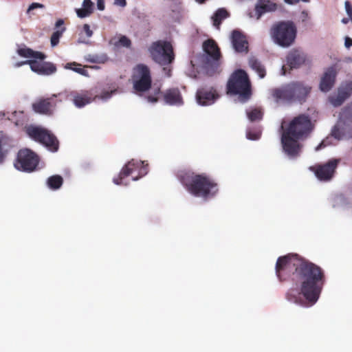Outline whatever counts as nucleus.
Here are the masks:
<instances>
[{
    "label": "nucleus",
    "mask_w": 352,
    "mask_h": 352,
    "mask_svg": "<svg viewBox=\"0 0 352 352\" xmlns=\"http://www.w3.org/2000/svg\"><path fill=\"white\" fill-rule=\"evenodd\" d=\"M275 270L280 281L300 283V294L310 305L318 301L325 283V275L320 267L296 254H288L278 258Z\"/></svg>",
    "instance_id": "f257e3e1"
},
{
    "label": "nucleus",
    "mask_w": 352,
    "mask_h": 352,
    "mask_svg": "<svg viewBox=\"0 0 352 352\" xmlns=\"http://www.w3.org/2000/svg\"><path fill=\"white\" fill-rule=\"evenodd\" d=\"M283 133L281 144L283 151L289 157H297L301 148L299 140L306 139L314 129L311 118L308 115L300 114L294 117L284 127L281 126Z\"/></svg>",
    "instance_id": "f03ea898"
},
{
    "label": "nucleus",
    "mask_w": 352,
    "mask_h": 352,
    "mask_svg": "<svg viewBox=\"0 0 352 352\" xmlns=\"http://www.w3.org/2000/svg\"><path fill=\"white\" fill-rule=\"evenodd\" d=\"M177 177L187 191L195 197L207 199L214 197L219 191L217 184L205 173L182 170L177 173Z\"/></svg>",
    "instance_id": "7ed1b4c3"
},
{
    "label": "nucleus",
    "mask_w": 352,
    "mask_h": 352,
    "mask_svg": "<svg viewBox=\"0 0 352 352\" xmlns=\"http://www.w3.org/2000/svg\"><path fill=\"white\" fill-rule=\"evenodd\" d=\"M311 89V86L303 81H292L273 89L272 96L276 101L302 104L306 102Z\"/></svg>",
    "instance_id": "20e7f679"
},
{
    "label": "nucleus",
    "mask_w": 352,
    "mask_h": 352,
    "mask_svg": "<svg viewBox=\"0 0 352 352\" xmlns=\"http://www.w3.org/2000/svg\"><path fill=\"white\" fill-rule=\"evenodd\" d=\"M227 92L230 95L238 96L240 102H245L252 96V87L247 73L243 69L235 71L227 83Z\"/></svg>",
    "instance_id": "39448f33"
},
{
    "label": "nucleus",
    "mask_w": 352,
    "mask_h": 352,
    "mask_svg": "<svg viewBox=\"0 0 352 352\" xmlns=\"http://www.w3.org/2000/svg\"><path fill=\"white\" fill-rule=\"evenodd\" d=\"M296 27L292 21H279L274 23L270 30L273 41L283 47L293 44L296 36Z\"/></svg>",
    "instance_id": "423d86ee"
},
{
    "label": "nucleus",
    "mask_w": 352,
    "mask_h": 352,
    "mask_svg": "<svg viewBox=\"0 0 352 352\" xmlns=\"http://www.w3.org/2000/svg\"><path fill=\"white\" fill-rule=\"evenodd\" d=\"M24 131L29 138L35 142L43 144L52 152H56L58 150V140L47 129L40 126L29 124L25 126Z\"/></svg>",
    "instance_id": "0eeeda50"
},
{
    "label": "nucleus",
    "mask_w": 352,
    "mask_h": 352,
    "mask_svg": "<svg viewBox=\"0 0 352 352\" xmlns=\"http://www.w3.org/2000/svg\"><path fill=\"white\" fill-rule=\"evenodd\" d=\"M202 47L205 53L202 58L204 67L208 74L212 76L220 65L221 58L220 49L215 41L211 38L205 41Z\"/></svg>",
    "instance_id": "6e6552de"
},
{
    "label": "nucleus",
    "mask_w": 352,
    "mask_h": 352,
    "mask_svg": "<svg viewBox=\"0 0 352 352\" xmlns=\"http://www.w3.org/2000/svg\"><path fill=\"white\" fill-rule=\"evenodd\" d=\"M148 50L153 60L161 65L170 64L175 59L173 47L169 41L153 42Z\"/></svg>",
    "instance_id": "1a4fd4ad"
},
{
    "label": "nucleus",
    "mask_w": 352,
    "mask_h": 352,
    "mask_svg": "<svg viewBox=\"0 0 352 352\" xmlns=\"http://www.w3.org/2000/svg\"><path fill=\"white\" fill-rule=\"evenodd\" d=\"M148 172V164H144L143 161L131 160L122 168L118 177L113 179V182L117 185L123 184V180L131 175L133 180L145 175Z\"/></svg>",
    "instance_id": "9d476101"
},
{
    "label": "nucleus",
    "mask_w": 352,
    "mask_h": 352,
    "mask_svg": "<svg viewBox=\"0 0 352 352\" xmlns=\"http://www.w3.org/2000/svg\"><path fill=\"white\" fill-rule=\"evenodd\" d=\"M133 87L137 93H144L151 88L152 78L148 67L138 64L133 68Z\"/></svg>",
    "instance_id": "9b49d317"
},
{
    "label": "nucleus",
    "mask_w": 352,
    "mask_h": 352,
    "mask_svg": "<svg viewBox=\"0 0 352 352\" xmlns=\"http://www.w3.org/2000/svg\"><path fill=\"white\" fill-rule=\"evenodd\" d=\"M340 159L332 158L327 162L316 164L309 169L314 173L317 179L321 182H329L335 175Z\"/></svg>",
    "instance_id": "f8f14e48"
},
{
    "label": "nucleus",
    "mask_w": 352,
    "mask_h": 352,
    "mask_svg": "<svg viewBox=\"0 0 352 352\" xmlns=\"http://www.w3.org/2000/svg\"><path fill=\"white\" fill-rule=\"evenodd\" d=\"M38 155L29 148L21 149L17 154L15 167L21 170L33 171L38 164Z\"/></svg>",
    "instance_id": "ddd939ff"
},
{
    "label": "nucleus",
    "mask_w": 352,
    "mask_h": 352,
    "mask_svg": "<svg viewBox=\"0 0 352 352\" xmlns=\"http://www.w3.org/2000/svg\"><path fill=\"white\" fill-rule=\"evenodd\" d=\"M60 96V94L58 95L54 94L49 98L38 99L32 104V109L36 113L50 116L53 113L56 105L54 98Z\"/></svg>",
    "instance_id": "4468645a"
},
{
    "label": "nucleus",
    "mask_w": 352,
    "mask_h": 352,
    "mask_svg": "<svg viewBox=\"0 0 352 352\" xmlns=\"http://www.w3.org/2000/svg\"><path fill=\"white\" fill-rule=\"evenodd\" d=\"M219 97L213 87H200L196 92V100L199 104L207 106L213 104Z\"/></svg>",
    "instance_id": "2eb2a0df"
},
{
    "label": "nucleus",
    "mask_w": 352,
    "mask_h": 352,
    "mask_svg": "<svg viewBox=\"0 0 352 352\" xmlns=\"http://www.w3.org/2000/svg\"><path fill=\"white\" fill-rule=\"evenodd\" d=\"M286 60L287 65L291 69H296L305 63L307 56L302 51L298 49H292L288 53Z\"/></svg>",
    "instance_id": "dca6fc26"
},
{
    "label": "nucleus",
    "mask_w": 352,
    "mask_h": 352,
    "mask_svg": "<svg viewBox=\"0 0 352 352\" xmlns=\"http://www.w3.org/2000/svg\"><path fill=\"white\" fill-rule=\"evenodd\" d=\"M231 42L236 52L247 53L248 52V42L246 36L241 31L234 30L232 32Z\"/></svg>",
    "instance_id": "f3484780"
},
{
    "label": "nucleus",
    "mask_w": 352,
    "mask_h": 352,
    "mask_svg": "<svg viewBox=\"0 0 352 352\" xmlns=\"http://www.w3.org/2000/svg\"><path fill=\"white\" fill-rule=\"evenodd\" d=\"M31 69L34 72L43 76H49L56 72V65L50 62H43L37 60H33L31 63Z\"/></svg>",
    "instance_id": "a211bd4d"
},
{
    "label": "nucleus",
    "mask_w": 352,
    "mask_h": 352,
    "mask_svg": "<svg viewBox=\"0 0 352 352\" xmlns=\"http://www.w3.org/2000/svg\"><path fill=\"white\" fill-rule=\"evenodd\" d=\"M336 78V72L333 67L328 68L320 82V89L323 92H327L333 87Z\"/></svg>",
    "instance_id": "6ab92c4d"
},
{
    "label": "nucleus",
    "mask_w": 352,
    "mask_h": 352,
    "mask_svg": "<svg viewBox=\"0 0 352 352\" xmlns=\"http://www.w3.org/2000/svg\"><path fill=\"white\" fill-rule=\"evenodd\" d=\"M163 99L169 105L180 106L184 104L183 98L178 88L167 89L163 94Z\"/></svg>",
    "instance_id": "aec40b11"
},
{
    "label": "nucleus",
    "mask_w": 352,
    "mask_h": 352,
    "mask_svg": "<svg viewBox=\"0 0 352 352\" xmlns=\"http://www.w3.org/2000/svg\"><path fill=\"white\" fill-rule=\"evenodd\" d=\"M12 142L11 137L0 131V164L4 163L10 149L12 147Z\"/></svg>",
    "instance_id": "412c9836"
},
{
    "label": "nucleus",
    "mask_w": 352,
    "mask_h": 352,
    "mask_svg": "<svg viewBox=\"0 0 352 352\" xmlns=\"http://www.w3.org/2000/svg\"><path fill=\"white\" fill-rule=\"evenodd\" d=\"M16 52L21 57L33 58V60H43L46 58V55L43 52L34 51L25 45L19 47Z\"/></svg>",
    "instance_id": "4be33fe9"
},
{
    "label": "nucleus",
    "mask_w": 352,
    "mask_h": 352,
    "mask_svg": "<svg viewBox=\"0 0 352 352\" xmlns=\"http://www.w3.org/2000/svg\"><path fill=\"white\" fill-rule=\"evenodd\" d=\"M276 10V5L270 0H258L255 6V12L257 14V19L265 12H272Z\"/></svg>",
    "instance_id": "5701e85b"
},
{
    "label": "nucleus",
    "mask_w": 352,
    "mask_h": 352,
    "mask_svg": "<svg viewBox=\"0 0 352 352\" xmlns=\"http://www.w3.org/2000/svg\"><path fill=\"white\" fill-rule=\"evenodd\" d=\"M230 15V13L226 8H221L217 9L211 17L213 25L217 30H220L222 21L228 18Z\"/></svg>",
    "instance_id": "b1692460"
},
{
    "label": "nucleus",
    "mask_w": 352,
    "mask_h": 352,
    "mask_svg": "<svg viewBox=\"0 0 352 352\" xmlns=\"http://www.w3.org/2000/svg\"><path fill=\"white\" fill-rule=\"evenodd\" d=\"M248 63L250 67L258 74L261 78H263L265 76L266 71L265 67L255 56L250 57Z\"/></svg>",
    "instance_id": "393cba45"
},
{
    "label": "nucleus",
    "mask_w": 352,
    "mask_h": 352,
    "mask_svg": "<svg viewBox=\"0 0 352 352\" xmlns=\"http://www.w3.org/2000/svg\"><path fill=\"white\" fill-rule=\"evenodd\" d=\"M73 102L77 107L81 108L90 103L91 102V98L89 96L87 93L75 94L74 95Z\"/></svg>",
    "instance_id": "a878e982"
},
{
    "label": "nucleus",
    "mask_w": 352,
    "mask_h": 352,
    "mask_svg": "<svg viewBox=\"0 0 352 352\" xmlns=\"http://www.w3.org/2000/svg\"><path fill=\"white\" fill-rule=\"evenodd\" d=\"M63 184V179L60 175H54L47 180V186L52 190L59 189Z\"/></svg>",
    "instance_id": "bb28decb"
},
{
    "label": "nucleus",
    "mask_w": 352,
    "mask_h": 352,
    "mask_svg": "<svg viewBox=\"0 0 352 352\" xmlns=\"http://www.w3.org/2000/svg\"><path fill=\"white\" fill-rule=\"evenodd\" d=\"M338 94L344 100L349 98L352 94V81H350L346 83L344 86L339 87L338 89Z\"/></svg>",
    "instance_id": "cd10ccee"
},
{
    "label": "nucleus",
    "mask_w": 352,
    "mask_h": 352,
    "mask_svg": "<svg viewBox=\"0 0 352 352\" xmlns=\"http://www.w3.org/2000/svg\"><path fill=\"white\" fill-rule=\"evenodd\" d=\"M80 66V64L76 62H73L67 63L65 66V68L67 69H72L82 76H89L88 72L85 68L79 67Z\"/></svg>",
    "instance_id": "c85d7f7f"
},
{
    "label": "nucleus",
    "mask_w": 352,
    "mask_h": 352,
    "mask_svg": "<svg viewBox=\"0 0 352 352\" xmlns=\"http://www.w3.org/2000/svg\"><path fill=\"white\" fill-rule=\"evenodd\" d=\"M248 119L251 122L258 121L262 119L263 112L261 109L255 108L247 112Z\"/></svg>",
    "instance_id": "c756f323"
},
{
    "label": "nucleus",
    "mask_w": 352,
    "mask_h": 352,
    "mask_svg": "<svg viewBox=\"0 0 352 352\" xmlns=\"http://www.w3.org/2000/svg\"><path fill=\"white\" fill-rule=\"evenodd\" d=\"M161 94L160 87H153L152 93L147 96V100L151 102H157L159 100V96Z\"/></svg>",
    "instance_id": "7c9ffc66"
},
{
    "label": "nucleus",
    "mask_w": 352,
    "mask_h": 352,
    "mask_svg": "<svg viewBox=\"0 0 352 352\" xmlns=\"http://www.w3.org/2000/svg\"><path fill=\"white\" fill-rule=\"evenodd\" d=\"M65 30V28H62L61 30H58L53 32L51 36V45L52 46H56L59 43V39L62 36L63 33Z\"/></svg>",
    "instance_id": "2f4dec72"
},
{
    "label": "nucleus",
    "mask_w": 352,
    "mask_h": 352,
    "mask_svg": "<svg viewBox=\"0 0 352 352\" xmlns=\"http://www.w3.org/2000/svg\"><path fill=\"white\" fill-rule=\"evenodd\" d=\"M329 100L334 107H340L345 101L342 99V98H340V96H339L338 94L337 95L331 96Z\"/></svg>",
    "instance_id": "473e14b6"
},
{
    "label": "nucleus",
    "mask_w": 352,
    "mask_h": 352,
    "mask_svg": "<svg viewBox=\"0 0 352 352\" xmlns=\"http://www.w3.org/2000/svg\"><path fill=\"white\" fill-rule=\"evenodd\" d=\"M329 100L334 107H340L345 101L342 99V98H340V96H339L338 94L337 95L331 96Z\"/></svg>",
    "instance_id": "72a5a7b5"
},
{
    "label": "nucleus",
    "mask_w": 352,
    "mask_h": 352,
    "mask_svg": "<svg viewBox=\"0 0 352 352\" xmlns=\"http://www.w3.org/2000/svg\"><path fill=\"white\" fill-rule=\"evenodd\" d=\"M335 204H344L347 205L350 204V201L348 197H346L344 194L337 195L334 198Z\"/></svg>",
    "instance_id": "f704fd0d"
},
{
    "label": "nucleus",
    "mask_w": 352,
    "mask_h": 352,
    "mask_svg": "<svg viewBox=\"0 0 352 352\" xmlns=\"http://www.w3.org/2000/svg\"><path fill=\"white\" fill-rule=\"evenodd\" d=\"M131 45V40L126 37V36H121L118 41L116 43V45H120L122 47H129Z\"/></svg>",
    "instance_id": "c9c22d12"
},
{
    "label": "nucleus",
    "mask_w": 352,
    "mask_h": 352,
    "mask_svg": "<svg viewBox=\"0 0 352 352\" xmlns=\"http://www.w3.org/2000/svg\"><path fill=\"white\" fill-rule=\"evenodd\" d=\"M76 12L77 14V16L81 19L87 17L91 14V12L89 10H87V9H85L83 8L76 9Z\"/></svg>",
    "instance_id": "e433bc0d"
},
{
    "label": "nucleus",
    "mask_w": 352,
    "mask_h": 352,
    "mask_svg": "<svg viewBox=\"0 0 352 352\" xmlns=\"http://www.w3.org/2000/svg\"><path fill=\"white\" fill-rule=\"evenodd\" d=\"M82 8L89 10L92 13L94 11V3L91 0H84L82 2Z\"/></svg>",
    "instance_id": "4c0bfd02"
},
{
    "label": "nucleus",
    "mask_w": 352,
    "mask_h": 352,
    "mask_svg": "<svg viewBox=\"0 0 352 352\" xmlns=\"http://www.w3.org/2000/svg\"><path fill=\"white\" fill-rule=\"evenodd\" d=\"M344 5H345L346 12L350 20L352 22V6L349 1H346Z\"/></svg>",
    "instance_id": "58836bf2"
},
{
    "label": "nucleus",
    "mask_w": 352,
    "mask_h": 352,
    "mask_svg": "<svg viewBox=\"0 0 352 352\" xmlns=\"http://www.w3.org/2000/svg\"><path fill=\"white\" fill-rule=\"evenodd\" d=\"M45 7V6L42 3H32L30 5L28 10H27V12L28 13H30L32 10H34V9H36V8H43Z\"/></svg>",
    "instance_id": "ea45409f"
},
{
    "label": "nucleus",
    "mask_w": 352,
    "mask_h": 352,
    "mask_svg": "<svg viewBox=\"0 0 352 352\" xmlns=\"http://www.w3.org/2000/svg\"><path fill=\"white\" fill-rule=\"evenodd\" d=\"M260 137V134L258 133H252L251 131L247 132V138L252 140H258Z\"/></svg>",
    "instance_id": "a19ab883"
},
{
    "label": "nucleus",
    "mask_w": 352,
    "mask_h": 352,
    "mask_svg": "<svg viewBox=\"0 0 352 352\" xmlns=\"http://www.w3.org/2000/svg\"><path fill=\"white\" fill-rule=\"evenodd\" d=\"M82 28L88 38L93 35V31L90 29V26L88 24H85Z\"/></svg>",
    "instance_id": "79ce46f5"
},
{
    "label": "nucleus",
    "mask_w": 352,
    "mask_h": 352,
    "mask_svg": "<svg viewBox=\"0 0 352 352\" xmlns=\"http://www.w3.org/2000/svg\"><path fill=\"white\" fill-rule=\"evenodd\" d=\"M32 62H33V60H24V61L17 62L14 64V67H19L24 65H29L30 67H31V65H32L31 63H32Z\"/></svg>",
    "instance_id": "37998d69"
},
{
    "label": "nucleus",
    "mask_w": 352,
    "mask_h": 352,
    "mask_svg": "<svg viewBox=\"0 0 352 352\" xmlns=\"http://www.w3.org/2000/svg\"><path fill=\"white\" fill-rule=\"evenodd\" d=\"M286 298L289 300V301H291V302H297V297L295 296H293L292 294H290L289 292L287 293L286 294Z\"/></svg>",
    "instance_id": "c03bdc74"
},
{
    "label": "nucleus",
    "mask_w": 352,
    "mask_h": 352,
    "mask_svg": "<svg viewBox=\"0 0 352 352\" xmlns=\"http://www.w3.org/2000/svg\"><path fill=\"white\" fill-rule=\"evenodd\" d=\"M97 7L100 10H104V2L103 0H97Z\"/></svg>",
    "instance_id": "a18cd8bd"
},
{
    "label": "nucleus",
    "mask_w": 352,
    "mask_h": 352,
    "mask_svg": "<svg viewBox=\"0 0 352 352\" xmlns=\"http://www.w3.org/2000/svg\"><path fill=\"white\" fill-rule=\"evenodd\" d=\"M114 3L121 7H124L126 5V0H114Z\"/></svg>",
    "instance_id": "49530a36"
},
{
    "label": "nucleus",
    "mask_w": 352,
    "mask_h": 352,
    "mask_svg": "<svg viewBox=\"0 0 352 352\" xmlns=\"http://www.w3.org/2000/svg\"><path fill=\"white\" fill-rule=\"evenodd\" d=\"M301 18L302 21H305L309 19L308 12L306 10H303L301 12Z\"/></svg>",
    "instance_id": "de8ad7c7"
},
{
    "label": "nucleus",
    "mask_w": 352,
    "mask_h": 352,
    "mask_svg": "<svg viewBox=\"0 0 352 352\" xmlns=\"http://www.w3.org/2000/svg\"><path fill=\"white\" fill-rule=\"evenodd\" d=\"M344 45L347 48L350 47L352 45V39L349 37H346Z\"/></svg>",
    "instance_id": "09e8293b"
},
{
    "label": "nucleus",
    "mask_w": 352,
    "mask_h": 352,
    "mask_svg": "<svg viewBox=\"0 0 352 352\" xmlns=\"http://www.w3.org/2000/svg\"><path fill=\"white\" fill-rule=\"evenodd\" d=\"M112 92L105 91L102 94L101 98L102 99H107L111 97Z\"/></svg>",
    "instance_id": "8fccbe9b"
},
{
    "label": "nucleus",
    "mask_w": 352,
    "mask_h": 352,
    "mask_svg": "<svg viewBox=\"0 0 352 352\" xmlns=\"http://www.w3.org/2000/svg\"><path fill=\"white\" fill-rule=\"evenodd\" d=\"M284 1L288 4L293 5L299 2V0H284Z\"/></svg>",
    "instance_id": "3c124183"
},
{
    "label": "nucleus",
    "mask_w": 352,
    "mask_h": 352,
    "mask_svg": "<svg viewBox=\"0 0 352 352\" xmlns=\"http://www.w3.org/2000/svg\"><path fill=\"white\" fill-rule=\"evenodd\" d=\"M64 24V21L63 19H58L56 22V28H58L60 26H62Z\"/></svg>",
    "instance_id": "603ef678"
},
{
    "label": "nucleus",
    "mask_w": 352,
    "mask_h": 352,
    "mask_svg": "<svg viewBox=\"0 0 352 352\" xmlns=\"http://www.w3.org/2000/svg\"><path fill=\"white\" fill-rule=\"evenodd\" d=\"M350 19L349 17V18H344L342 19V23H343L344 24H346L349 23Z\"/></svg>",
    "instance_id": "864d4df0"
},
{
    "label": "nucleus",
    "mask_w": 352,
    "mask_h": 352,
    "mask_svg": "<svg viewBox=\"0 0 352 352\" xmlns=\"http://www.w3.org/2000/svg\"><path fill=\"white\" fill-rule=\"evenodd\" d=\"M324 146H325V145L324 144V143H323V142H321V143H320V144L316 147V149L318 151V150H319L320 148H322V147H324Z\"/></svg>",
    "instance_id": "5fc2aeb1"
},
{
    "label": "nucleus",
    "mask_w": 352,
    "mask_h": 352,
    "mask_svg": "<svg viewBox=\"0 0 352 352\" xmlns=\"http://www.w3.org/2000/svg\"><path fill=\"white\" fill-rule=\"evenodd\" d=\"M197 2H199V3H204L206 0H196Z\"/></svg>",
    "instance_id": "6e6d98bb"
},
{
    "label": "nucleus",
    "mask_w": 352,
    "mask_h": 352,
    "mask_svg": "<svg viewBox=\"0 0 352 352\" xmlns=\"http://www.w3.org/2000/svg\"><path fill=\"white\" fill-rule=\"evenodd\" d=\"M349 108L351 109L352 111V102L349 104Z\"/></svg>",
    "instance_id": "4d7b16f0"
}]
</instances>
